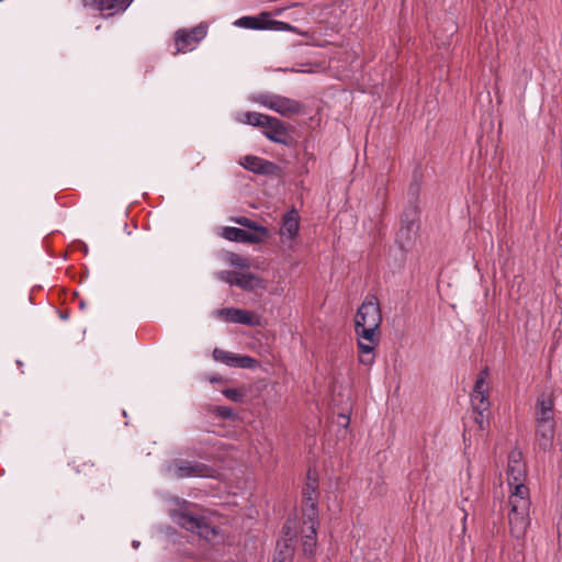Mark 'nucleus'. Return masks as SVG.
<instances>
[{
	"instance_id": "1",
	"label": "nucleus",
	"mask_w": 562,
	"mask_h": 562,
	"mask_svg": "<svg viewBox=\"0 0 562 562\" xmlns=\"http://www.w3.org/2000/svg\"><path fill=\"white\" fill-rule=\"evenodd\" d=\"M526 465L522 461V453L513 450L508 456L507 481L510 487L508 522L510 533L519 539L529 526V488L525 485Z\"/></svg>"
},
{
	"instance_id": "2",
	"label": "nucleus",
	"mask_w": 562,
	"mask_h": 562,
	"mask_svg": "<svg viewBox=\"0 0 562 562\" xmlns=\"http://www.w3.org/2000/svg\"><path fill=\"white\" fill-rule=\"evenodd\" d=\"M487 376L488 369L485 368L481 370L470 395L474 422L482 430L488 427L491 415L490 389L486 382Z\"/></svg>"
},
{
	"instance_id": "3",
	"label": "nucleus",
	"mask_w": 562,
	"mask_h": 562,
	"mask_svg": "<svg viewBox=\"0 0 562 562\" xmlns=\"http://www.w3.org/2000/svg\"><path fill=\"white\" fill-rule=\"evenodd\" d=\"M381 323L382 314L376 296H366L355 316V331L362 333L364 337L379 335Z\"/></svg>"
},
{
	"instance_id": "4",
	"label": "nucleus",
	"mask_w": 562,
	"mask_h": 562,
	"mask_svg": "<svg viewBox=\"0 0 562 562\" xmlns=\"http://www.w3.org/2000/svg\"><path fill=\"white\" fill-rule=\"evenodd\" d=\"M252 101L282 116L300 114L303 111V103L283 95L260 92L252 97Z\"/></svg>"
},
{
	"instance_id": "5",
	"label": "nucleus",
	"mask_w": 562,
	"mask_h": 562,
	"mask_svg": "<svg viewBox=\"0 0 562 562\" xmlns=\"http://www.w3.org/2000/svg\"><path fill=\"white\" fill-rule=\"evenodd\" d=\"M172 517L180 527L199 535L207 541L213 540L218 535L217 529L207 524L204 517L196 516L188 508L175 512Z\"/></svg>"
},
{
	"instance_id": "6",
	"label": "nucleus",
	"mask_w": 562,
	"mask_h": 562,
	"mask_svg": "<svg viewBox=\"0 0 562 562\" xmlns=\"http://www.w3.org/2000/svg\"><path fill=\"white\" fill-rule=\"evenodd\" d=\"M205 25H196L191 29H179L173 34L175 52L173 55L192 52L200 42L206 36Z\"/></svg>"
},
{
	"instance_id": "7",
	"label": "nucleus",
	"mask_w": 562,
	"mask_h": 562,
	"mask_svg": "<svg viewBox=\"0 0 562 562\" xmlns=\"http://www.w3.org/2000/svg\"><path fill=\"white\" fill-rule=\"evenodd\" d=\"M170 475L176 479L184 477H211L213 470L204 463L176 459L168 467Z\"/></svg>"
},
{
	"instance_id": "8",
	"label": "nucleus",
	"mask_w": 562,
	"mask_h": 562,
	"mask_svg": "<svg viewBox=\"0 0 562 562\" xmlns=\"http://www.w3.org/2000/svg\"><path fill=\"white\" fill-rule=\"evenodd\" d=\"M218 317H223L226 322L241 324L248 326H259L261 324L260 316L255 313L235 307H226L216 311Z\"/></svg>"
},
{
	"instance_id": "9",
	"label": "nucleus",
	"mask_w": 562,
	"mask_h": 562,
	"mask_svg": "<svg viewBox=\"0 0 562 562\" xmlns=\"http://www.w3.org/2000/svg\"><path fill=\"white\" fill-rule=\"evenodd\" d=\"M87 9L99 11L108 16L125 11L133 0H81Z\"/></svg>"
},
{
	"instance_id": "10",
	"label": "nucleus",
	"mask_w": 562,
	"mask_h": 562,
	"mask_svg": "<svg viewBox=\"0 0 562 562\" xmlns=\"http://www.w3.org/2000/svg\"><path fill=\"white\" fill-rule=\"evenodd\" d=\"M263 135L271 142L282 145H288L289 131L285 124L274 117L269 116V122H266L262 126Z\"/></svg>"
},
{
	"instance_id": "11",
	"label": "nucleus",
	"mask_w": 562,
	"mask_h": 562,
	"mask_svg": "<svg viewBox=\"0 0 562 562\" xmlns=\"http://www.w3.org/2000/svg\"><path fill=\"white\" fill-rule=\"evenodd\" d=\"M300 231V215L296 210L291 209L285 212L281 218V227L279 231L282 243L286 240L293 241Z\"/></svg>"
},
{
	"instance_id": "12",
	"label": "nucleus",
	"mask_w": 562,
	"mask_h": 562,
	"mask_svg": "<svg viewBox=\"0 0 562 562\" xmlns=\"http://www.w3.org/2000/svg\"><path fill=\"white\" fill-rule=\"evenodd\" d=\"M358 338L359 361L364 366H371L374 362V350L379 344V335L364 337L362 333H356Z\"/></svg>"
},
{
	"instance_id": "13",
	"label": "nucleus",
	"mask_w": 562,
	"mask_h": 562,
	"mask_svg": "<svg viewBox=\"0 0 562 562\" xmlns=\"http://www.w3.org/2000/svg\"><path fill=\"white\" fill-rule=\"evenodd\" d=\"M318 522H306L303 521L301 529L302 537V550L304 555L313 558L316 554L317 549V528Z\"/></svg>"
},
{
	"instance_id": "14",
	"label": "nucleus",
	"mask_w": 562,
	"mask_h": 562,
	"mask_svg": "<svg viewBox=\"0 0 562 562\" xmlns=\"http://www.w3.org/2000/svg\"><path fill=\"white\" fill-rule=\"evenodd\" d=\"M240 164L247 170L258 175H273L278 169L274 162L251 155L245 156Z\"/></svg>"
},
{
	"instance_id": "15",
	"label": "nucleus",
	"mask_w": 562,
	"mask_h": 562,
	"mask_svg": "<svg viewBox=\"0 0 562 562\" xmlns=\"http://www.w3.org/2000/svg\"><path fill=\"white\" fill-rule=\"evenodd\" d=\"M235 285L246 291H252L255 289H265L266 282L255 273L239 272L237 279H235Z\"/></svg>"
},
{
	"instance_id": "16",
	"label": "nucleus",
	"mask_w": 562,
	"mask_h": 562,
	"mask_svg": "<svg viewBox=\"0 0 562 562\" xmlns=\"http://www.w3.org/2000/svg\"><path fill=\"white\" fill-rule=\"evenodd\" d=\"M537 423L554 422L553 420V401L550 397L541 396L536 405Z\"/></svg>"
},
{
	"instance_id": "17",
	"label": "nucleus",
	"mask_w": 562,
	"mask_h": 562,
	"mask_svg": "<svg viewBox=\"0 0 562 562\" xmlns=\"http://www.w3.org/2000/svg\"><path fill=\"white\" fill-rule=\"evenodd\" d=\"M303 521L306 522H318V510H317V498L310 494V492H303Z\"/></svg>"
},
{
	"instance_id": "18",
	"label": "nucleus",
	"mask_w": 562,
	"mask_h": 562,
	"mask_svg": "<svg viewBox=\"0 0 562 562\" xmlns=\"http://www.w3.org/2000/svg\"><path fill=\"white\" fill-rule=\"evenodd\" d=\"M537 437L540 447L547 449L554 436V422L537 423Z\"/></svg>"
},
{
	"instance_id": "19",
	"label": "nucleus",
	"mask_w": 562,
	"mask_h": 562,
	"mask_svg": "<svg viewBox=\"0 0 562 562\" xmlns=\"http://www.w3.org/2000/svg\"><path fill=\"white\" fill-rule=\"evenodd\" d=\"M268 23L269 24H277V23L282 24L281 22H276V21L262 22L261 19L257 18V16H241L234 22V25L239 26V27H245V29H251V30H263V29L269 27Z\"/></svg>"
},
{
	"instance_id": "20",
	"label": "nucleus",
	"mask_w": 562,
	"mask_h": 562,
	"mask_svg": "<svg viewBox=\"0 0 562 562\" xmlns=\"http://www.w3.org/2000/svg\"><path fill=\"white\" fill-rule=\"evenodd\" d=\"M269 236V231L267 227L262 225H255L250 229L246 231L245 243L249 244H259L267 239Z\"/></svg>"
},
{
	"instance_id": "21",
	"label": "nucleus",
	"mask_w": 562,
	"mask_h": 562,
	"mask_svg": "<svg viewBox=\"0 0 562 562\" xmlns=\"http://www.w3.org/2000/svg\"><path fill=\"white\" fill-rule=\"evenodd\" d=\"M417 232L418 229L413 224L411 226L401 225L396 240L402 248H405L415 239Z\"/></svg>"
},
{
	"instance_id": "22",
	"label": "nucleus",
	"mask_w": 562,
	"mask_h": 562,
	"mask_svg": "<svg viewBox=\"0 0 562 562\" xmlns=\"http://www.w3.org/2000/svg\"><path fill=\"white\" fill-rule=\"evenodd\" d=\"M239 121L245 124L262 128L265 123L269 122V115L258 112H245Z\"/></svg>"
},
{
	"instance_id": "23",
	"label": "nucleus",
	"mask_w": 562,
	"mask_h": 562,
	"mask_svg": "<svg viewBox=\"0 0 562 562\" xmlns=\"http://www.w3.org/2000/svg\"><path fill=\"white\" fill-rule=\"evenodd\" d=\"M259 366V362L250 357V356H241L234 353L232 358L231 366L232 368H243V369H256Z\"/></svg>"
},
{
	"instance_id": "24",
	"label": "nucleus",
	"mask_w": 562,
	"mask_h": 562,
	"mask_svg": "<svg viewBox=\"0 0 562 562\" xmlns=\"http://www.w3.org/2000/svg\"><path fill=\"white\" fill-rule=\"evenodd\" d=\"M221 236L231 241L245 243L246 229L238 227H224Z\"/></svg>"
},
{
	"instance_id": "25",
	"label": "nucleus",
	"mask_w": 562,
	"mask_h": 562,
	"mask_svg": "<svg viewBox=\"0 0 562 562\" xmlns=\"http://www.w3.org/2000/svg\"><path fill=\"white\" fill-rule=\"evenodd\" d=\"M292 560V548L284 543L281 546L279 542L277 546V550L273 554L272 562H291Z\"/></svg>"
},
{
	"instance_id": "26",
	"label": "nucleus",
	"mask_w": 562,
	"mask_h": 562,
	"mask_svg": "<svg viewBox=\"0 0 562 562\" xmlns=\"http://www.w3.org/2000/svg\"><path fill=\"white\" fill-rule=\"evenodd\" d=\"M417 218V210L412 207L402 215L401 225L411 226L413 224L418 229Z\"/></svg>"
},
{
	"instance_id": "27",
	"label": "nucleus",
	"mask_w": 562,
	"mask_h": 562,
	"mask_svg": "<svg viewBox=\"0 0 562 562\" xmlns=\"http://www.w3.org/2000/svg\"><path fill=\"white\" fill-rule=\"evenodd\" d=\"M233 355H234L233 352H229V351H226V350L220 349V348H215L213 350L214 360L222 362L228 367L231 366Z\"/></svg>"
},
{
	"instance_id": "28",
	"label": "nucleus",
	"mask_w": 562,
	"mask_h": 562,
	"mask_svg": "<svg viewBox=\"0 0 562 562\" xmlns=\"http://www.w3.org/2000/svg\"><path fill=\"white\" fill-rule=\"evenodd\" d=\"M238 271H229V270H225V271H220L217 272V278L231 285H235V279H237L238 277Z\"/></svg>"
},
{
	"instance_id": "29",
	"label": "nucleus",
	"mask_w": 562,
	"mask_h": 562,
	"mask_svg": "<svg viewBox=\"0 0 562 562\" xmlns=\"http://www.w3.org/2000/svg\"><path fill=\"white\" fill-rule=\"evenodd\" d=\"M316 488H317V479L315 476H312V471L310 470L307 473V482L305 484V487L303 492H310L313 496H316Z\"/></svg>"
},
{
	"instance_id": "30",
	"label": "nucleus",
	"mask_w": 562,
	"mask_h": 562,
	"mask_svg": "<svg viewBox=\"0 0 562 562\" xmlns=\"http://www.w3.org/2000/svg\"><path fill=\"white\" fill-rule=\"evenodd\" d=\"M231 263L232 266L238 267V268H249L250 262L249 259L246 257H241L236 254H232L231 256Z\"/></svg>"
},
{
	"instance_id": "31",
	"label": "nucleus",
	"mask_w": 562,
	"mask_h": 562,
	"mask_svg": "<svg viewBox=\"0 0 562 562\" xmlns=\"http://www.w3.org/2000/svg\"><path fill=\"white\" fill-rule=\"evenodd\" d=\"M215 413L217 416L225 419H233L235 417V413L233 408L228 406H216Z\"/></svg>"
},
{
	"instance_id": "32",
	"label": "nucleus",
	"mask_w": 562,
	"mask_h": 562,
	"mask_svg": "<svg viewBox=\"0 0 562 562\" xmlns=\"http://www.w3.org/2000/svg\"><path fill=\"white\" fill-rule=\"evenodd\" d=\"M223 394L231 401L239 402L243 398V394L237 389H226Z\"/></svg>"
},
{
	"instance_id": "33",
	"label": "nucleus",
	"mask_w": 562,
	"mask_h": 562,
	"mask_svg": "<svg viewBox=\"0 0 562 562\" xmlns=\"http://www.w3.org/2000/svg\"><path fill=\"white\" fill-rule=\"evenodd\" d=\"M234 221H235V223H237V224H239L243 227H246L248 229H250L251 227L257 225V223H255L252 220H250L248 217H244V216L235 218Z\"/></svg>"
},
{
	"instance_id": "34",
	"label": "nucleus",
	"mask_w": 562,
	"mask_h": 562,
	"mask_svg": "<svg viewBox=\"0 0 562 562\" xmlns=\"http://www.w3.org/2000/svg\"><path fill=\"white\" fill-rule=\"evenodd\" d=\"M337 424L342 428H347L350 424V418L345 414H339L337 417Z\"/></svg>"
},
{
	"instance_id": "35",
	"label": "nucleus",
	"mask_w": 562,
	"mask_h": 562,
	"mask_svg": "<svg viewBox=\"0 0 562 562\" xmlns=\"http://www.w3.org/2000/svg\"><path fill=\"white\" fill-rule=\"evenodd\" d=\"M283 531H284V535L289 538V540H292L293 536L291 533V528H290V521H288L284 527H283Z\"/></svg>"
},
{
	"instance_id": "36",
	"label": "nucleus",
	"mask_w": 562,
	"mask_h": 562,
	"mask_svg": "<svg viewBox=\"0 0 562 562\" xmlns=\"http://www.w3.org/2000/svg\"><path fill=\"white\" fill-rule=\"evenodd\" d=\"M132 546H133V548H134V549H137V548L139 547V541L134 540V541L132 542Z\"/></svg>"
},
{
	"instance_id": "37",
	"label": "nucleus",
	"mask_w": 562,
	"mask_h": 562,
	"mask_svg": "<svg viewBox=\"0 0 562 562\" xmlns=\"http://www.w3.org/2000/svg\"><path fill=\"white\" fill-rule=\"evenodd\" d=\"M260 16L266 20L269 16V14L268 13H261Z\"/></svg>"
}]
</instances>
